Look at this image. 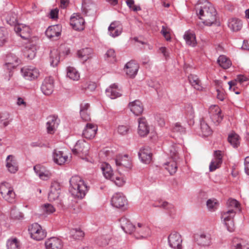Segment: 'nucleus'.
Listing matches in <instances>:
<instances>
[{"label":"nucleus","instance_id":"nucleus-1","mask_svg":"<svg viewBox=\"0 0 249 249\" xmlns=\"http://www.w3.org/2000/svg\"><path fill=\"white\" fill-rule=\"evenodd\" d=\"M69 191L71 195L77 198H83L88 189L83 180L78 176H72L70 180Z\"/></svg>","mask_w":249,"mask_h":249},{"label":"nucleus","instance_id":"nucleus-2","mask_svg":"<svg viewBox=\"0 0 249 249\" xmlns=\"http://www.w3.org/2000/svg\"><path fill=\"white\" fill-rule=\"evenodd\" d=\"M199 15L200 19L206 25L211 26L216 21V10L210 3L208 2L201 7Z\"/></svg>","mask_w":249,"mask_h":249},{"label":"nucleus","instance_id":"nucleus-3","mask_svg":"<svg viewBox=\"0 0 249 249\" xmlns=\"http://www.w3.org/2000/svg\"><path fill=\"white\" fill-rule=\"evenodd\" d=\"M0 194L2 198L7 202L13 203L16 201V194L13 188L7 182L0 184Z\"/></svg>","mask_w":249,"mask_h":249},{"label":"nucleus","instance_id":"nucleus-4","mask_svg":"<svg viewBox=\"0 0 249 249\" xmlns=\"http://www.w3.org/2000/svg\"><path fill=\"white\" fill-rule=\"evenodd\" d=\"M195 242L202 247H209L212 244V237L210 233L205 231L196 233L194 235Z\"/></svg>","mask_w":249,"mask_h":249},{"label":"nucleus","instance_id":"nucleus-5","mask_svg":"<svg viewBox=\"0 0 249 249\" xmlns=\"http://www.w3.org/2000/svg\"><path fill=\"white\" fill-rule=\"evenodd\" d=\"M31 237L36 241H40L46 236V232L41 226L37 223L31 225L28 228Z\"/></svg>","mask_w":249,"mask_h":249},{"label":"nucleus","instance_id":"nucleus-6","mask_svg":"<svg viewBox=\"0 0 249 249\" xmlns=\"http://www.w3.org/2000/svg\"><path fill=\"white\" fill-rule=\"evenodd\" d=\"M14 30L17 34L26 40V42L33 41L31 37V29L29 26L18 24L14 27Z\"/></svg>","mask_w":249,"mask_h":249},{"label":"nucleus","instance_id":"nucleus-7","mask_svg":"<svg viewBox=\"0 0 249 249\" xmlns=\"http://www.w3.org/2000/svg\"><path fill=\"white\" fill-rule=\"evenodd\" d=\"M169 246L174 249H181L182 239L181 235L176 231L172 232L168 237Z\"/></svg>","mask_w":249,"mask_h":249},{"label":"nucleus","instance_id":"nucleus-8","mask_svg":"<svg viewBox=\"0 0 249 249\" xmlns=\"http://www.w3.org/2000/svg\"><path fill=\"white\" fill-rule=\"evenodd\" d=\"M209 114L212 121L215 124H219L223 119L221 110L218 106H211L209 109Z\"/></svg>","mask_w":249,"mask_h":249},{"label":"nucleus","instance_id":"nucleus-9","mask_svg":"<svg viewBox=\"0 0 249 249\" xmlns=\"http://www.w3.org/2000/svg\"><path fill=\"white\" fill-rule=\"evenodd\" d=\"M134 236L137 239L146 238L150 235V231L149 228L144 224L138 223L137 226H135L134 231Z\"/></svg>","mask_w":249,"mask_h":249},{"label":"nucleus","instance_id":"nucleus-10","mask_svg":"<svg viewBox=\"0 0 249 249\" xmlns=\"http://www.w3.org/2000/svg\"><path fill=\"white\" fill-rule=\"evenodd\" d=\"M53 83V79L51 76L44 79L41 86V90L44 94L50 95L53 93L54 88Z\"/></svg>","mask_w":249,"mask_h":249},{"label":"nucleus","instance_id":"nucleus-11","mask_svg":"<svg viewBox=\"0 0 249 249\" xmlns=\"http://www.w3.org/2000/svg\"><path fill=\"white\" fill-rule=\"evenodd\" d=\"M26 45L24 49V55L29 59L32 60L36 55V47L33 41L25 42Z\"/></svg>","mask_w":249,"mask_h":249},{"label":"nucleus","instance_id":"nucleus-12","mask_svg":"<svg viewBox=\"0 0 249 249\" xmlns=\"http://www.w3.org/2000/svg\"><path fill=\"white\" fill-rule=\"evenodd\" d=\"M111 202L113 206L118 208H124L127 204V199L122 194L119 193L114 194Z\"/></svg>","mask_w":249,"mask_h":249},{"label":"nucleus","instance_id":"nucleus-13","mask_svg":"<svg viewBox=\"0 0 249 249\" xmlns=\"http://www.w3.org/2000/svg\"><path fill=\"white\" fill-rule=\"evenodd\" d=\"M97 130V125L91 123H87L83 131V136L87 139H91L95 136Z\"/></svg>","mask_w":249,"mask_h":249},{"label":"nucleus","instance_id":"nucleus-14","mask_svg":"<svg viewBox=\"0 0 249 249\" xmlns=\"http://www.w3.org/2000/svg\"><path fill=\"white\" fill-rule=\"evenodd\" d=\"M21 72L23 77L29 80L35 79L39 74L37 69L28 67L22 68Z\"/></svg>","mask_w":249,"mask_h":249},{"label":"nucleus","instance_id":"nucleus-15","mask_svg":"<svg viewBox=\"0 0 249 249\" xmlns=\"http://www.w3.org/2000/svg\"><path fill=\"white\" fill-rule=\"evenodd\" d=\"M138 155L141 161L145 164H149L152 160V154L148 146L141 148Z\"/></svg>","mask_w":249,"mask_h":249},{"label":"nucleus","instance_id":"nucleus-16","mask_svg":"<svg viewBox=\"0 0 249 249\" xmlns=\"http://www.w3.org/2000/svg\"><path fill=\"white\" fill-rule=\"evenodd\" d=\"M34 170L40 178L42 180H47L50 178L52 176L51 173L48 170L46 169L44 166L40 164L35 165L34 167Z\"/></svg>","mask_w":249,"mask_h":249},{"label":"nucleus","instance_id":"nucleus-17","mask_svg":"<svg viewBox=\"0 0 249 249\" xmlns=\"http://www.w3.org/2000/svg\"><path fill=\"white\" fill-rule=\"evenodd\" d=\"M89 144L84 141H78L76 143L72 152L75 154H82L86 155L88 154Z\"/></svg>","mask_w":249,"mask_h":249},{"label":"nucleus","instance_id":"nucleus-18","mask_svg":"<svg viewBox=\"0 0 249 249\" xmlns=\"http://www.w3.org/2000/svg\"><path fill=\"white\" fill-rule=\"evenodd\" d=\"M109 35L113 37L119 36L122 32L123 26L119 21L112 22L108 28Z\"/></svg>","mask_w":249,"mask_h":249},{"label":"nucleus","instance_id":"nucleus-19","mask_svg":"<svg viewBox=\"0 0 249 249\" xmlns=\"http://www.w3.org/2000/svg\"><path fill=\"white\" fill-rule=\"evenodd\" d=\"M214 156V158L211 162L209 165V170L211 172H213L218 168L222 162V156L221 151H215Z\"/></svg>","mask_w":249,"mask_h":249},{"label":"nucleus","instance_id":"nucleus-20","mask_svg":"<svg viewBox=\"0 0 249 249\" xmlns=\"http://www.w3.org/2000/svg\"><path fill=\"white\" fill-rule=\"evenodd\" d=\"M45 246L46 249H62L63 243L60 239L53 237L45 242Z\"/></svg>","mask_w":249,"mask_h":249},{"label":"nucleus","instance_id":"nucleus-21","mask_svg":"<svg viewBox=\"0 0 249 249\" xmlns=\"http://www.w3.org/2000/svg\"><path fill=\"white\" fill-rule=\"evenodd\" d=\"M60 193V186L57 182L52 183L50 191L48 194V198L50 201L56 200Z\"/></svg>","mask_w":249,"mask_h":249},{"label":"nucleus","instance_id":"nucleus-22","mask_svg":"<svg viewBox=\"0 0 249 249\" xmlns=\"http://www.w3.org/2000/svg\"><path fill=\"white\" fill-rule=\"evenodd\" d=\"M45 34L50 39H56L61 34V29L59 25H55L49 27L45 32Z\"/></svg>","mask_w":249,"mask_h":249},{"label":"nucleus","instance_id":"nucleus-23","mask_svg":"<svg viewBox=\"0 0 249 249\" xmlns=\"http://www.w3.org/2000/svg\"><path fill=\"white\" fill-rule=\"evenodd\" d=\"M139 65L134 61L127 63L124 67L126 74L130 77H134L139 70Z\"/></svg>","mask_w":249,"mask_h":249},{"label":"nucleus","instance_id":"nucleus-24","mask_svg":"<svg viewBox=\"0 0 249 249\" xmlns=\"http://www.w3.org/2000/svg\"><path fill=\"white\" fill-rule=\"evenodd\" d=\"M82 9L87 15L90 16L95 13L96 7L92 0H83Z\"/></svg>","mask_w":249,"mask_h":249},{"label":"nucleus","instance_id":"nucleus-25","mask_svg":"<svg viewBox=\"0 0 249 249\" xmlns=\"http://www.w3.org/2000/svg\"><path fill=\"white\" fill-rule=\"evenodd\" d=\"M70 24L72 28L78 31L83 30L84 28L85 20L79 15L76 17H71Z\"/></svg>","mask_w":249,"mask_h":249},{"label":"nucleus","instance_id":"nucleus-26","mask_svg":"<svg viewBox=\"0 0 249 249\" xmlns=\"http://www.w3.org/2000/svg\"><path fill=\"white\" fill-rule=\"evenodd\" d=\"M138 132L141 137L146 136L149 133V126L146 119L144 118L139 119Z\"/></svg>","mask_w":249,"mask_h":249},{"label":"nucleus","instance_id":"nucleus-27","mask_svg":"<svg viewBox=\"0 0 249 249\" xmlns=\"http://www.w3.org/2000/svg\"><path fill=\"white\" fill-rule=\"evenodd\" d=\"M121 227L126 233L131 234L134 232L135 226L125 217H122L120 219Z\"/></svg>","mask_w":249,"mask_h":249},{"label":"nucleus","instance_id":"nucleus-28","mask_svg":"<svg viewBox=\"0 0 249 249\" xmlns=\"http://www.w3.org/2000/svg\"><path fill=\"white\" fill-rule=\"evenodd\" d=\"M68 157L62 151L55 149L53 152L54 162L58 165H62L66 162Z\"/></svg>","mask_w":249,"mask_h":249},{"label":"nucleus","instance_id":"nucleus-29","mask_svg":"<svg viewBox=\"0 0 249 249\" xmlns=\"http://www.w3.org/2000/svg\"><path fill=\"white\" fill-rule=\"evenodd\" d=\"M78 57L84 62L86 61L92 57L93 50L90 48H85L77 52Z\"/></svg>","mask_w":249,"mask_h":249},{"label":"nucleus","instance_id":"nucleus-30","mask_svg":"<svg viewBox=\"0 0 249 249\" xmlns=\"http://www.w3.org/2000/svg\"><path fill=\"white\" fill-rule=\"evenodd\" d=\"M47 120L48 121L46 123L47 132L50 134H53L58 124L57 118L54 116H50L48 117Z\"/></svg>","mask_w":249,"mask_h":249},{"label":"nucleus","instance_id":"nucleus-31","mask_svg":"<svg viewBox=\"0 0 249 249\" xmlns=\"http://www.w3.org/2000/svg\"><path fill=\"white\" fill-rule=\"evenodd\" d=\"M106 92L111 99H115L122 95L118 89V86L115 84L110 85L108 88L107 89Z\"/></svg>","mask_w":249,"mask_h":249},{"label":"nucleus","instance_id":"nucleus-32","mask_svg":"<svg viewBox=\"0 0 249 249\" xmlns=\"http://www.w3.org/2000/svg\"><path fill=\"white\" fill-rule=\"evenodd\" d=\"M130 110L135 115H140L143 111V107L141 102L139 100H135L129 105Z\"/></svg>","mask_w":249,"mask_h":249},{"label":"nucleus","instance_id":"nucleus-33","mask_svg":"<svg viewBox=\"0 0 249 249\" xmlns=\"http://www.w3.org/2000/svg\"><path fill=\"white\" fill-rule=\"evenodd\" d=\"M6 167L8 171L11 173H15L18 170V166L16 161L12 155H9L7 158Z\"/></svg>","mask_w":249,"mask_h":249},{"label":"nucleus","instance_id":"nucleus-34","mask_svg":"<svg viewBox=\"0 0 249 249\" xmlns=\"http://www.w3.org/2000/svg\"><path fill=\"white\" fill-rule=\"evenodd\" d=\"M101 169L104 176L106 178L114 179V175L110 165L107 163H104L101 165Z\"/></svg>","mask_w":249,"mask_h":249},{"label":"nucleus","instance_id":"nucleus-35","mask_svg":"<svg viewBox=\"0 0 249 249\" xmlns=\"http://www.w3.org/2000/svg\"><path fill=\"white\" fill-rule=\"evenodd\" d=\"M228 26L232 31L237 32L242 28V22L238 18H233L229 20Z\"/></svg>","mask_w":249,"mask_h":249},{"label":"nucleus","instance_id":"nucleus-36","mask_svg":"<svg viewBox=\"0 0 249 249\" xmlns=\"http://www.w3.org/2000/svg\"><path fill=\"white\" fill-rule=\"evenodd\" d=\"M188 80L192 86L197 90H200L202 89L201 84L197 76L194 74H190L188 76Z\"/></svg>","mask_w":249,"mask_h":249},{"label":"nucleus","instance_id":"nucleus-37","mask_svg":"<svg viewBox=\"0 0 249 249\" xmlns=\"http://www.w3.org/2000/svg\"><path fill=\"white\" fill-rule=\"evenodd\" d=\"M217 63L220 67L224 69L230 68L231 65V60L224 55H221L219 56L217 59Z\"/></svg>","mask_w":249,"mask_h":249},{"label":"nucleus","instance_id":"nucleus-38","mask_svg":"<svg viewBox=\"0 0 249 249\" xmlns=\"http://www.w3.org/2000/svg\"><path fill=\"white\" fill-rule=\"evenodd\" d=\"M184 39L186 44L189 46L194 47L196 43L195 35L189 31H187L185 33Z\"/></svg>","mask_w":249,"mask_h":249},{"label":"nucleus","instance_id":"nucleus-39","mask_svg":"<svg viewBox=\"0 0 249 249\" xmlns=\"http://www.w3.org/2000/svg\"><path fill=\"white\" fill-rule=\"evenodd\" d=\"M67 76L74 81H77L80 78V74L78 71L75 68L71 67L67 68Z\"/></svg>","mask_w":249,"mask_h":249},{"label":"nucleus","instance_id":"nucleus-40","mask_svg":"<svg viewBox=\"0 0 249 249\" xmlns=\"http://www.w3.org/2000/svg\"><path fill=\"white\" fill-rule=\"evenodd\" d=\"M7 249H19L20 242L16 238H11L7 241Z\"/></svg>","mask_w":249,"mask_h":249},{"label":"nucleus","instance_id":"nucleus-41","mask_svg":"<svg viewBox=\"0 0 249 249\" xmlns=\"http://www.w3.org/2000/svg\"><path fill=\"white\" fill-rule=\"evenodd\" d=\"M228 140L233 147H237L239 145V136L235 133L230 134Z\"/></svg>","mask_w":249,"mask_h":249},{"label":"nucleus","instance_id":"nucleus-42","mask_svg":"<svg viewBox=\"0 0 249 249\" xmlns=\"http://www.w3.org/2000/svg\"><path fill=\"white\" fill-rule=\"evenodd\" d=\"M176 160H173L172 161L168 162L164 164L165 168L171 175H173L177 172L178 166Z\"/></svg>","mask_w":249,"mask_h":249},{"label":"nucleus","instance_id":"nucleus-43","mask_svg":"<svg viewBox=\"0 0 249 249\" xmlns=\"http://www.w3.org/2000/svg\"><path fill=\"white\" fill-rule=\"evenodd\" d=\"M7 22L11 26L18 25V16L16 13L10 12L6 17Z\"/></svg>","mask_w":249,"mask_h":249},{"label":"nucleus","instance_id":"nucleus-44","mask_svg":"<svg viewBox=\"0 0 249 249\" xmlns=\"http://www.w3.org/2000/svg\"><path fill=\"white\" fill-rule=\"evenodd\" d=\"M51 64L53 67L56 66L60 60L59 53L56 50H53L50 53Z\"/></svg>","mask_w":249,"mask_h":249},{"label":"nucleus","instance_id":"nucleus-45","mask_svg":"<svg viewBox=\"0 0 249 249\" xmlns=\"http://www.w3.org/2000/svg\"><path fill=\"white\" fill-rule=\"evenodd\" d=\"M200 129L202 136L207 137L212 133V130L208 124L204 121L200 123Z\"/></svg>","mask_w":249,"mask_h":249},{"label":"nucleus","instance_id":"nucleus-46","mask_svg":"<svg viewBox=\"0 0 249 249\" xmlns=\"http://www.w3.org/2000/svg\"><path fill=\"white\" fill-rule=\"evenodd\" d=\"M128 156L124 155L121 158H118L115 160L116 164L117 166L122 165L125 167L129 168L130 166V164L129 160L127 159Z\"/></svg>","mask_w":249,"mask_h":249},{"label":"nucleus","instance_id":"nucleus-47","mask_svg":"<svg viewBox=\"0 0 249 249\" xmlns=\"http://www.w3.org/2000/svg\"><path fill=\"white\" fill-rule=\"evenodd\" d=\"M71 236L75 240H80L84 236V232L80 229H73L71 231Z\"/></svg>","mask_w":249,"mask_h":249},{"label":"nucleus","instance_id":"nucleus-48","mask_svg":"<svg viewBox=\"0 0 249 249\" xmlns=\"http://www.w3.org/2000/svg\"><path fill=\"white\" fill-rule=\"evenodd\" d=\"M235 212L233 209H229L227 212L222 213L221 218L223 219V221H229L233 219L235 215Z\"/></svg>","mask_w":249,"mask_h":249},{"label":"nucleus","instance_id":"nucleus-49","mask_svg":"<svg viewBox=\"0 0 249 249\" xmlns=\"http://www.w3.org/2000/svg\"><path fill=\"white\" fill-rule=\"evenodd\" d=\"M8 59L10 62L6 63L8 67L11 68L15 67L19 63L20 60L15 55L13 54H10L8 56Z\"/></svg>","mask_w":249,"mask_h":249},{"label":"nucleus","instance_id":"nucleus-50","mask_svg":"<svg viewBox=\"0 0 249 249\" xmlns=\"http://www.w3.org/2000/svg\"><path fill=\"white\" fill-rule=\"evenodd\" d=\"M168 154L173 160H177L179 158L178 149L175 145L170 146Z\"/></svg>","mask_w":249,"mask_h":249},{"label":"nucleus","instance_id":"nucleus-51","mask_svg":"<svg viewBox=\"0 0 249 249\" xmlns=\"http://www.w3.org/2000/svg\"><path fill=\"white\" fill-rule=\"evenodd\" d=\"M7 32L2 28H0V47L2 46L7 41Z\"/></svg>","mask_w":249,"mask_h":249},{"label":"nucleus","instance_id":"nucleus-52","mask_svg":"<svg viewBox=\"0 0 249 249\" xmlns=\"http://www.w3.org/2000/svg\"><path fill=\"white\" fill-rule=\"evenodd\" d=\"M227 205L230 209H232L238 208L239 203L236 199L230 198L227 202Z\"/></svg>","mask_w":249,"mask_h":249},{"label":"nucleus","instance_id":"nucleus-53","mask_svg":"<svg viewBox=\"0 0 249 249\" xmlns=\"http://www.w3.org/2000/svg\"><path fill=\"white\" fill-rule=\"evenodd\" d=\"M111 181H113L115 184L118 186H123L125 181L124 180L123 178L121 177V175L119 176H115L114 175V179H110Z\"/></svg>","mask_w":249,"mask_h":249},{"label":"nucleus","instance_id":"nucleus-54","mask_svg":"<svg viewBox=\"0 0 249 249\" xmlns=\"http://www.w3.org/2000/svg\"><path fill=\"white\" fill-rule=\"evenodd\" d=\"M43 212L47 214H51L55 211L53 206L50 204H45L42 206Z\"/></svg>","mask_w":249,"mask_h":249},{"label":"nucleus","instance_id":"nucleus-55","mask_svg":"<svg viewBox=\"0 0 249 249\" xmlns=\"http://www.w3.org/2000/svg\"><path fill=\"white\" fill-rule=\"evenodd\" d=\"M215 200H212L211 199H208L207 201V206L208 208L211 211H214L216 209L217 203L215 201Z\"/></svg>","mask_w":249,"mask_h":249},{"label":"nucleus","instance_id":"nucleus-56","mask_svg":"<svg viewBox=\"0 0 249 249\" xmlns=\"http://www.w3.org/2000/svg\"><path fill=\"white\" fill-rule=\"evenodd\" d=\"M224 222L227 230L229 231L232 232L234 231L235 227L233 219L229 220V221H224Z\"/></svg>","mask_w":249,"mask_h":249},{"label":"nucleus","instance_id":"nucleus-57","mask_svg":"<svg viewBox=\"0 0 249 249\" xmlns=\"http://www.w3.org/2000/svg\"><path fill=\"white\" fill-rule=\"evenodd\" d=\"M126 4L127 6L132 9L134 11H138L141 10L140 6L134 5V0H126Z\"/></svg>","mask_w":249,"mask_h":249},{"label":"nucleus","instance_id":"nucleus-58","mask_svg":"<svg viewBox=\"0 0 249 249\" xmlns=\"http://www.w3.org/2000/svg\"><path fill=\"white\" fill-rule=\"evenodd\" d=\"M129 130V128L127 126L120 125L118 128V133L122 135H126Z\"/></svg>","mask_w":249,"mask_h":249},{"label":"nucleus","instance_id":"nucleus-59","mask_svg":"<svg viewBox=\"0 0 249 249\" xmlns=\"http://www.w3.org/2000/svg\"><path fill=\"white\" fill-rule=\"evenodd\" d=\"M3 115L5 116L4 117L3 116H0V122L1 123H2L3 126L5 127L9 124V123L11 122V120H9V114L4 113Z\"/></svg>","mask_w":249,"mask_h":249},{"label":"nucleus","instance_id":"nucleus-60","mask_svg":"<svg viewBox=\"0 0 249 249\" xmlns=\"http://www.w3.org/2000/svg\"><path fill=\"white\" fill-rule=\"evenodd\" d=\"M235 248L236 249H249V244L246 243L245 241L242 240L237 244Z\"/></svg>","mask_w":249,"mask_h":249},{"label":"nucleus","instance_id":"nucleus-61","mask_svg":"<svg viewBox=\"0 0 249 249\" xmlns=\"http://www.w3.org/2000/svg\"><path fill=\"white\" fill-rule=\"evenodd\" d=\"M160 33L163 36L166 40L169 41L171 39L170 35L169 32L167 30V28L162 26V30H161Z\"/></svg>","mask_w":249,"mask_h":249},{"label":"nucleus","instance_id":"nucleus-62","mask_svg":"<svg viewBox=\"0 0 249 249\" xmlns=\"http://www.w3.org/2000/svg\"><path fill=\"white\" fill-rule=\"evenodd\" d=\"M215 83H216V84L217 85V86L219 87L216 89V91L217 92V98L218 99H219L220 100L222 101L223 100V95L222 93H221L220 91V88H222V86H221L222 83L219 81H217L215 82Z\"/></svg>","mask_w":249,"mask_h":249},{"label":"nucleus","instance_id":"nucleus-63","mask_svg":"<svg viewBox=\"0 0 249 249\" xmlns=\"http://www.w3.org/2000/svg\"><path fill=\"white\" fill-rule=\"evenodd\" d=\"M105 56L108 58H110L111 60H115L116 56L115 51L111 49L108 50Z\"/></svg>","mask_w":249,"mask_h":249},{"label":"nucleus","instance_id":"nucleus-64","mask_svg":"<svg viewBox=\"0 0 249 249\" xmlns=\"http://www.w3.org/2000/svg\"><path fill=\"white\" fill-rule=\"evenodd\" d=\"M173 130L176 132H183L184 131V128L179 123H177L175 124Z\"/></svg>","mask_w":249,"mask_h":249}]
</instances>
